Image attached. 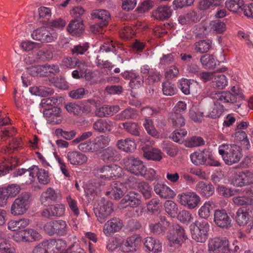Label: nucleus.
<instances>
[{
  "label": "nucleus",
  "instance_id": "nucleus-45",
  "mask_svg": "<svg viewBox=\"0 0 253 253\" xmlns=\"http://www.w3.org/2000/svg\"><path fill=\"white\" fill-rule=\"evenodd\" d=\"M101 158L106 163H110L115 160L117 151L112 147H107L101 152Z\"/></svg>",
  "mask_w": 253,
  "mask_h": 253
},
{
  "label": "nucleus",
  "instance_id": "nucleus-19",
  "mask_svg": "<svg viewBox=\"0 0 253 253\" xmlns=\"http://www.w3.org/2000/svg\"><path fill=\"white\" fill-rule=\"evenodd\" d=\"M61 196L59 193L57 192L53 188H48L45 191L43 192L41 196V202L45 206H48L52 202H55L58 199H60Z\"/></svg>",
  "mask_w": 253,
  "mask_h": 253
},
{
  "label": "nucleus",
  "instance_id": "nucleus-62",
  "mask_svg": "<svg viewBox=\"0 0 253 253\" xmlns=\"http://www.w3.org/2000/svg\"><path fill=\"white\" fill-rule=\"evenodd\" d=\"M162 76L160 72L155 69L152 70L148 75V78L145 80L146 84H150L155 82H159L161 80Z\"/></svg>",
  "mask_w": 253,
  "mask_h": 253
},
{
  "label": "nucleus",
  "instance_id": "nucleus-56",
  "mask_svg": "<svg viewBox=\"0 0 253 253\" xmlns=\"http://www.w3.org/2000/svg\"><path fill=\"white\" fill-rule=\"evenodd\" d=\"M210 27L211 30L218 34L222 33L226 29L225 23L219 20L212 21L210 23Z\"/></svg>",
  "mask_w": 253,
  "mask_h": 253
},
{
  "label": "nucleus",
  "instance_id": "nucleus-49",
  "mask_svg": "<svg viewBox=\"0 0 253 253\" xmlns=\"http://www.w3.org/2000/svg\"><path fill=\"white\" fill-rule=\"evenodd\" d=\"M211 44L210 40H201L194 44L195 50L197 52L206 53L211 48Z\"/></svg>",
  "mask_w": 253,
  "mask_h": 253
},
{
  "label": "nucleus",
  "instance_id": "nucleus-38",
  "mask_svg": "<svg viewBox=\"0 0 253 253\" xmlns=\"http://www.w3.org/2000/svg\"><path fill=\"white\" fill-rule=\"evenodd\" d=\"M0 253H15V250L11 244L10 238L6 234L0 241Z\"/></svg>",
  "mask_w": 253,
  "mask_h": 253
},
{
  "label": "nucleus",
  "instance_id": "nucleus-1",
  "mask_svg": "<svg viewBox=\"0 0 253 253\" xmlns=\"http://www.w3.org/2000/svg\"><path fill=\"white\" fill-rule=\"evenodd\" d=\"M238 241L232 244L226 238H215L211 239L208 245L209 253H234L240 250Z\"/></svg>",
  "mask_w": 253,
  "mask_h": 253
},
{
  "label": "nucleus",
  "instance_id": "nucleus-42",
  "mask_svg": "<svg viewBox=\"0 0 253 253\" xmlns=\"http://www.w3.org/2000/svg\"><path fill=\"white\" fill-rule=\"evenodd\" d=\"M22 239L27 242L38 241L42 238V235L37 231L32 229L24 230L22 235Z\"/></svg>",
  "mask_w": 253,
  "mask_h": 253
},
{
  "label": "nucleus",
  "instance_id": "nucleus-29",
  "mask_svg": "<svg viewBox=\"0 0 253 253\" xmlns=\"http://www.w3.org/2000/svg\"><path fill=\"white\" fill-rule=\"evenodd\" d=\"M143 156L147 160L160 161L162 159V152L160 150L145 145L142 147Z\"/></svg>",
  "mask_w": 253,
  "mask_h": 253
},
{
  "label": "nucleus",
  "instance_id": "nucleus-14",
  "mask_svg": "<svg viewBox=\"0 0 253 253\" xmlns=\"http://www.w3.org/2000/svg\"><path fill=\"white\" fill-rule=\"evenodd\" d=\"M214 222L218 227L229 229L232 227V219L225 210H216L214 213Z\"/></svg>",
  "mask_w": 253,
  "mask_h": 253
},
{
  "label": "nucleus",
  "instance_id": "nucleus-17",
  "mask_svg": "<svg viewBox=\"0 0 253 253\" xmlns=\"http://www.w3.org/2000/svg\"><path fill=\"white\" fill-rule=\"evenodd\" d=\"M142 203L141 196L135 191H129L121 201V204L132 208L139 206Z\"/></svg>",
  "mask_w": 253,
  "mask_h": 253
},
{
  "label": "nucleus",
  "instance_id": "nucleus-23",
  "mask_svg": "<svg viewBox=\"0 0 253 253\" xmlns=\"http://www.w3.org/2000/svg\"><path fill=\"white\" fill-rule=\"evenodd\" d=\"M211 151L209 149H204L202 151L195 152L190 155L192 163L196 166L205 165L207 159L210 158Z\"/></svg>",
  "mask_w": 253,
  "mask_h": 253
},
{
  "label": "nucleus",
  "instance_id": "nucleus-2",
  "mask_svg": "<svg viewBox=\"0 0 253 253\" xmlns=\"http://www.w3.org/2000/svg\"><path fill=\"white\" fill-rule=\"evenodd\" d=\"M28 173L29 179L25 181L28 184L33 182L35 179V174H37L38 181L43 185L48 184L50 181V178L47 171L44 169H40L37 166H33L28 169H18L13 172L14 176H21L23 173Z\"/></svg>",
  "mask_w": 253,
  "mask_h": 253
},
{
  "label": "nucleus",
  "instance_id": "nucleus-51",
  "mask_svg": "<svg viewBox=\"0 0 253 253\" xmlns=\"http://www.w3.org/2000/svg\"><path fill=\"white\" fill-rule=\"evenodd\" d=\"M137 188L145 199H148L152 197V188L148 183L145 181L139 182L138 184Z\"/></svg>",
  "mask_w": 253,
  "mask_h": 253
},
{
  "label": "nucleus",
  "instance_id": "nucleus-58",
  "mask_svg": "<svg viewBox=\"0 0 253 253\" xmlns=\"http://www.w3.org/2000/svg\"><path fill=\"white\" fill-rule=\"evenodd\" d=\"M176 217L180 222L186 224L190 223L193 219L191 214L186 210H182L177 212Z\"/></svg>",
  "mask_w": 253,
  "mask_h": 253
},
{
  "label": "nucleus",
  "instance_id": "nucleus-54",
  "mask_svg": "<svg viewBox=\"0 0 253 253\" xmlns=\"http://www.w3.org/2000/svg\"><path fill=\"white\" fill-rule=\"evenodd\" d=\"M144 83L143 77L135 73H132L129 84L131 88H139Z\"/></svg>",
  "mask_w": 253,
  "mask_h": 253
},
{
  "label": "nucleus",
  "instance_id": "nucleus-36",
  "mask_svg": "<svg viewBox=\"0 0 253 253\" xmlns=\"http://www.w3.org/2000/svg\"><path fill=\"white\" fill-rule=\"evenodd\" d=\"M199 20V17L194 11H190L188 13L181 15L178 17V21L181 25L196 23Z\"/></svg>",
  "mask_w": 253,
  "mask_h": 253
},
{
  "label": "nucleus",
  "instance_id": "nucleus-35",
  "mask_svg": "<svg viewBox=\"0 0 253 253\" xmlns=\"http://www.w3.org/2000/svg\"><path fill=\"white\" fill-rule=\"evenodd\" d=\"M196 190L200 193L202 196L209 197L214 193V188L210 183L206 184L201 181L197 184Z\"/></svg>",
  "mask_w": 253,
  "mask_h": 253
},
{
  "label": "nucleus",
  "instance_id": "nucleus-53",
  "mask_svg": "<svg viewBox=\"0 0 253 253\" xmlns=\"http://www.w3.org/2000/svg\"><path fill=\"white\" fill-rule=\"evenodd\" d=\"M212 209V204L210 201L205 202L199 210V215L202 218L207 219L210 216Z\"/></svg>",
  "mask_w": 253,
  "mask_h": 253
},
{
  "label": "nucleus",
  "instance_id": "nucleus-44",
  "mask_svg": "<svg viewBox=\"0 0 253 253\" xmlns=\"http://www.w3.org/2000/svg\"><path fill=\"white\" fill-rule=\"evenodd\" d=\"M137 115L136 111L131 107H128L115 116V119L118 121L132 119Z\"/></svg>",
  "mask_w": 253,
  "mask_h": 253
},
{
  "label": "nucleus",
  "instance_id": "nucleus-37",
  "mask_svg": "<svg viewBox=\"0 0 253 253\" xmlns=\"http://www.w3.org/2000/svg\"><path fill=\"white\" fill-rule=\"evenodd\" d=\"M30 92L34 95L45 97L51 95L54 93L52 88L44 86H35L30 88Z\"/></svg>",
  "mask_w": 253,
  "mask_h": 253
},
{
  "label": "nucleus",
  "instance_id": "nucleus-59",
  "mask_svg": "<svg viewBox=\"0 0 253 253\" xmlns=\"http://www.w3.org/2000/svg\"><path fill=\"white\" fill-rule=\"evenodd\" d=\"M49 81L53 83L54 85L59 89L66 90L68 88V84L63 77L52 78L49 80Z\"/></svg>",
  "mask_w": 253,
  "mask_h": 253
},
{
  "label": "nucleus",
  "instance_id": "nucleus-48",
  "mask_svg": "<svg viewBox=\"0 0 253 253\" xmlns=\"http://www.w3.org/2000/svg\"><path fill=\"white\" fill-rule=\"evenodd\" d=\"M169 119L173 126L182 127L185 125V121L182 115L175 113H169Z\"/></svg>",
  "mask_w": 253,
  "mask_h": 253
},
{
  "label": "nucleus",
  "instance_id": "nucleus-57",
  "mask_svg": "<svg viewBox=\"0 0 253 253\" xmlns=\"http://www.w3.org/2000/svg\"><path fill=\"white\" fill-rule=\"evenodd\" d=\"M160 200L158 198L151 199L147 204V210L151 214H154L158 212L160 208Z\"/></svg>",
  "mask_w": 253,
  "mask_h": 253
},
{
  "label": "nucleus",
  "instance_id": "nucleus-47",
  "mask_svg": "<svg viewBox=\"0 0 253 253\" xmlns=\"http://www.w3.org/2000/svg\"><path fill=\"white\" fill-rule=\"evenodd\" d=\"M233 203L238 206H244L248 208V206L253 205V199L249 196H239L232 198Z\"/></svg>",
  "mask_w": 253,
  "mask_h": 253
},
{
  "label": "nucleus",
  "instance_id": "nucleus-21",
  "mask_svg": "<svg viewBox=\"0 0 253 253\" xmlns=\"http://www.w3.org/2000/svg\"><path fill=\"white\" fill-rule=\"evenodd\" d=\"M122 226L123 224L120 219L113 218L105 224L103 232L106 236H110L114 233L119 231Z\"/></svg>",
  "mask_w": 253,
  "mask_h": 253
},
{
  "label": "nucleus",
  "instance_id": "nucleus-9",
  "mask_svg": "<svg viewBox=\"0 0 253 253\" xmlns=\"http://www.w3.org/2000/svg\"><path fill=\"white\" fill-rule=\"evenodd\" d=\"M113 211V204L107 200H101L94 208V213L100 223H103Z\"/></svg>",
  "mask_w": 253,
  "mask_h": 253
},
{
  "label": "nucleus",
  "instance_id": "nucleus-52",
  "mask_svg": "<svg viewBox=\"0 0 253 253\" xmlns=\"http://www.w3.org/2000/svg\"><path fill=\"white\" fill-rule=\"evenodd\" d=\"M166 211L172 217H176L178 209L177 205L171 200L166 201L164 204Z\"/></svg>",
  "mask_w": 253,
  "mask_h": 253
},
{
  "label": "nucleus",
  "instance_id": "nucleus-31",
  "mask_svg": "<svg viewBox=\"0 0 253 253\" xmlns=\"http://www.w3.org/2000/svg\"><path fill=\"white\" fill-rule=\"evenodd\" d=\"M250 217L249 208L242 207L239 208L236 212L235 220L239 226H244L248 223Z\"/></svg>",
  "mask_w": 253,
  "mask_h": 253
},
{
  "label": "nucleus",
  "instance_id": "nucleus-10",
  "mask_svg": "<svg viewBox=\"0 0 253 253\" xmlns=\"http://www.w3.org/2000/svg\"><path fill=\"white\" fill-rule=\"evenodd\" d=\"M235 87L233 86L232 88V90L233 93H231L230 92L228 91H216L214 93H212L211 95V97L217 101H220L223 103L226 102H238L240 100H241L244 98V95L242 93H235Z\"/></svg>",
  "mask_w": 253,
  "mask_h": 253
},
{
  "label": "nucleus",
  "instance_id": "nucleus-25",
  "mask_svg": "<svg viewBox=\"0 0 253 253\" xmlns=\"http://www.w3.org/2000/svg\"><path fill=\"white\" fill-rule=\"evenodd\" d=\"M140 239L135 236L127 238L121 245L122 251L124 252L136 251L140 245Z\"/></svg>",
  "mask_w": 253,
  "mask_h": 253
},
{
  "label": "nucleus",
  "instance_id": "nucleus-64",
  "mask_svg": "<svg viewBox=\"0 0 253 253\" xmlns=\"http://www.w3.org/2000/svg\"><path fill=\"white\" fill-rule=\"evenodd\" d=\"M87 93V90H85L84 88L81 87L70 91L69 95L70 97L73 99H80L83 98Z\"/></svg>",
  "mask_w": 253,
  "mask_h": 253
},
{
  "label": "nucleus",
  "instance_id": "nucleus-12",
  "mask_svg": "<svg viewBox=\"0 0 253 253\" xmlns=\"http://www.w3.org/2000/svg\"><path fill=\"white\" fill-rule=\"evenodd\" d=\"M92 19H97L99 21L98 24L92 25L90 27L91 30L95 32L94 28L106 26L111 20V14L109 12L105 9H95L92 11L91 14Z\"/></svg>",
  "mask_w": 253,
  "mask_h": 253
},
{
  "label": "nucleus",
  "instance_id": "nucleus-6",
  "mask_svg": "<svg viewBox=\"0 0 253 253\" xmlns=\"http://www.w3.org/2000/svg\"><path fill=\"white\" fill-rule=\"evenodd\" d=\"M126 169L135 175H143L146 171V167L143 162L137 158L129 157L123 160Z\"/></svg>",
  "mask_w": 253,
  "mask_h": 253
},
{
  "label": "nucleus",
  "instance_id": "nucleus-40",
  "mask_svg": "<svg viewBox=\"0 0 253 253\" xmlns=\"http://www.w3.org/2000/svg\"><path fill=\"white\" fill-rule=\"evenodd\" d=\"M9 119L8 118L0 119V137H9L13 136L15 131L12 127L2 128V126L8 125Z\"/></svg>",
  "mask_w": 253,
  "mask_h": 253
},
{
  "label": "nucleus",
  "instance_id": "nucleus-33",
  "mask_svg": "<svg viewBox=\"0 0 253 253\" xmlns=\"http://www.w3.org/2000/svg\"><path fill=\"white\" fill-rule=\"evenodd\" d=\"M120 169L116 165L114 166H105L97 169V172L100 173V177L107 179H110L116 177V170Z\"/></svg>",
  "mask_w": 253,
  "mask_h": 253
},
{
  "label": "nucleus",
  "instance_id": "nucleus-61",
  "mask_svg": "<svg viewBox=\"0 0 253 253\" xmlns=\"http://www.w3.org/2000/svg\"><path fill=\"white\" fill-rule=\"evenodd\" d=\"M143 126L147 133L154 137H158L159 133L155 128L153 122L150 120H146Z\"/></svg>",
  "mask_w": 253,
  "mask_h": 253
},
{
  "label": "nucleus",
  "instance_id": "nucleus-43",
  "mask_svg": "<svg viewBox=\"0 0 253 253\" xmlns=\"http://www.w3.org/2000/svg\"><path fill=\"white\" fill-rule=\"evenodd\" d=\"M224 0H203L199 3V8L201 10H207L223 5Z\"/></svg>",
  "mask_w": 253,
  "mask_h": 253
},
{
  "label": "nucleus",
  "instance_id": "nucleus-24",
  "mask_svg": "<svg viewBox=\"0 0 253 253\" xmlns=\"http://www.w3.org/2000/svg\"><path fill=\"white\" fill-rule=\"evenodd\" d=\"M144 245L148 251L154 253H160L163 251L162 242L152 237H147L144 239Z\"/></svg>",
  "mask_w": 253,
  "mask_h": 253
},
{
  "label": "nucleus",
  "instance_id": "nucleus-7",
  "mask_svg": "<svg viewBox=\"0 0 253 253\" xmlns=\"http://www.w3.org/2000/svg\"><path fill=\"white\" fill-rule=\"evenodd\" d=\"M30 195L24 193L18 196L11 207V213L13 215H22L29 209Z\"/></svg>",
  "mask_w": 253,
  "mask_h": 253
},
{
  "label": "nucleus",
  "instance_id": "nucleus-50",
  "mask_svg": "<svg viewBox=\"0 0 253 253\" xmlns=\"http://www.w3.org/2000/svg\"><path fill=\"white\" fill-rule=\"evenodd\" d=\"M227 80L224 75L221 74L213 77L212 85L214 88L222 89L227 85Z\"/></svg>",
  "mask_w": 253,
  "mask_h": 253
},
{
  "label": "nucleus",
  "instance_id": "nucleus-5",
  "mask_svg": "<svg viewBox=\"0 0 253 253\" xmlns=\"http://www.w3.org/2000/svg\"><path fill=\"white\" fill-rule=\"evenodd\" d=\"M167 238L170 247L176 245L179 247L188 239V237L184 228L176 224L173 225L172 228L168 232Z\"/></svg>",
  "mask_w": 253,
  "mask_h": 253
},
{
  "label": "nucleus",
  "instance_id": "nucleus-30",
  "mask_svg": "<svg viewBox=\"0 0 253 253\" xmlns=\"http://www.w3.org/2000/svg\"><path fill=\"white\" fill-rule=\"evenodd\" d=\"M154 189L155 193L162 198H172L175 195L174 192L172 189L164 184L157 183L154 186Z\"/></svg>",
  "mask_w": 253,
  "mask_h": 253
},
{
  "label": "nucleus",
  "instance_id": "nucleus-13",
  "mask_svg": "<svg viewBox=\"0 0 253 253\" xmlns=\"http://www.w3.org/2000/svg\"><path fill=\"white\" fill-rule=\"evenodd\" d=\"M181 205L189 209L196 208L200 201V197L194 192H186L179 194L177 196Z\"/></svg>",
  "mask_w": 253,
  "mask_h": 253
},
{
  "label": "nucleus",
  "instance_id": "nucleus-3",
  "mask_svg": "<svg viewBox=\"0 0 253 253\" xmlns=\"http://www.w3.org/2000/svg\"><path fill=\"white\" fill-rule=\"evenodd\" d=\"M218 152L225 163L228 165L238 163L242 157L240 148L236 145H221L219 147Z\"/></svg>",
  "mask_w": 253,
  "mask_h": 253
},
{
  "label": "nucleus",
  "instance_id": "nucleus-41",
  "mask_svg": "<svg viewBox=\"0 0 253 253\" xmlns=\"http://www.w3.org/2000/svg\"><path fill=\"white\" fill-rule=\"evenodd\" d=\"M200 62L206 69H213L216 65L215 57L211 54H206L201 56Z\"/></svg>",
  "mask_w": 253,
  "mask_h": 253
},
{
  "label": "nucleus",
  "instance_id": "nucleus-8",
  "mask_svg": "<svg viewBox=\"0 0 253 253\" xmlns=\"http://www.w3.org/2000/svg\"><path fill=\"white\" fill-rule=\"evenodd\" d=\"M45 233L49 236L55 234L59 236L65 235L68 227L65 221L62 220L51 221L47 222L43 226Z\"/></svg>",
  "mask_w": 253,
  "mask_h": 253
},
{
  "label": "nucleus",
  "instance_id": "nucleus-20",
  "mask_svg": "<svg viewBox=\"0 0 253 253\" xmlns=\"http://www.w3.org/2000/svg\"><path fill=\"white\" fill-rule=\"evenodd\" d=\"M64 212L65 207L63 205L56 204L43 210L41 214L45 218H51L53 217L61 216L64 214Z\"/></svg>",
  "mask_w": 253,
  "mask_h": 253
},
{
  "label": "nucleus",
  "instance_id": "nucleus-11",
  "mask_svg": "<svg viewBox=\"0 0 253 253\" xmlns=\"http://www.w3.org/2000/svg\"><path fill=\"white\" fill-rule=\"evenodd\" d=\"M34 40L41 42H50L54 41L57 38L56 33L47 30L45 27H42L34 31L31 35Z\"/></svg>",
  "mask_w": 253,
  "mask_h": 253
},
{
  "label": "nucleus",
  "instance_id": "nucleus-18",
  "mask_svg": "<svg viewBox=\"0 0 253 253\" xmlns=\"http://www.w3.org/2000/svg\"><path fill=\"white\" fill-rule=\"evenodd\" d=\"M126 191V188L124 185L120 182H113L106 195L111 199L119 200L125 195Z\"/></svg>",
  "mask_w": 253,
  "mask_h": 253
},
{
  "label": "nucleus",
  "instance_id": "nucleus-28",
  "mask_svg": "<svg viewBox=\"0 0 253 253\" xmlns=\"http://www.w3.org/2000/svg\"><path fill=\"white\" fill-rule=\"evenodd\" d=\"M68 161L73 165H81L87 161V157L78 151H70L67 153Z\"/></svg>",
  "mask_w": 253,
  "mask_h": 253
},
{
  "label": "nucleus",
  "instance_id": "nucleus-4",
  "mask_svg": "<svg viewBox=\"0 0 253 253\" xmlns=\"http://www.w3.org/2000/svg\"><path fill=\"white\" fill-rule=\"evenodd\" d=\"M210 224L205 220L196 221L190 225L192 237L197 242L204 243L208 238Z\"/></svg>",
  "mask_w": 253,
  "mask_h": 253
},
{
  "label": "nucleus",
  "instance_id": "nucleus-22",
  "mask_svg": "<svg viewBox=\"0 0 253 253\" xmlns=\"http://www.w3.org/2000/svg\"><path fill=\"white\" fill-rule=\"evenodd\" d=\"M172 9L166 5H160L152 11V15L155 19L163 21L168 19L171 15Z\"/></svg>",
  "mask_w": 253,
  "mask_h": 253
},
{
  "label": "nucleus",
  "instance_id": "nucleus-55",
  "mask_svg": "<svg viewBox=\"0 0 253 253\" xmlns=\"http://www.w3.org/2000/svg\"><path fill=\"white\" fill-rule=\"evenodd\" d=\"M55 134L58 137H61L66 140H71L74 138L77 132L74 130L70 131H66L62 128H57L55 130Z\"/></svg>",
  "mask_w": 253,
  "mask_h": 253
},
{
  "label": "nucleus",
  "instance_id": "nucleus-63",
  "mask_svg": "<svg viewBox=\"0 0 253 253\" xmlns=\"http://www.w3.org/2000/svg\"><path fill=\"white\" fill-rule=\"evenodd\" d=\"M50 242L47 240L43 241L35 246L33 249V253H48V249L50 246Z\"/></svg>",
  "mask_w": 253,
  "mask_h": 253
},
{
  "label": "nucleus",
  "instance_id": "nucleus-60",
  "mask_svg": "<svg viewBox=\"0 0 253 253\" xmlns=\"http://www.w3.org/2000/svg\"><path fill=\"white\" fill-rule=\"evenodd\" d=\"M163 91L165 95L172 96L176 92V88L174 84L167 81L163 83Z\"/></svg>",
  "mask_w": 253,
  "mask_h": 253
},
{
  "label": "nucleus",
  "instance_id": "nucleus-39",
  "mask_svg": "<svg viewBox=\"0 0 253 253\" xmlns=\"http://www.w3.org/2000/svg\"><path fill=\"white\" fill-rule=\"evenodd\" d=\"M117 145L120 149L126 152H132L136 149L135 142L129 138L118 140Z\"/></svg>",
  "mask_w": 253,
  "mask_h": 253
},
{
  "label": "nucleus",
  "instance_id": "nucleus-46",
  "mask_svg": "<svg viewBox=\"0 0 253 253\" xmlns=\"http://www.w3.org/2000/svg\"><path fill=\"white\" fill-rule=\"evenodd\" d=\"M226 7L230 11L240 12L244 6L243 0H227L225 2Z\"/></svg>",
  "mask_w": 253,
  "mask_h": 253
},
{
  "label": "nucleus",
  "instance_id": "nucleus-34",
  "mask_svg": "<svg viewBox=\"0 0 253 253\" xmlns=\"http://www.w3.org/2000/svg\"><path fill=\"white\" fill-rule=\"evenodd\" d=\"M121 129H124L126 132L133 136H139L140 135V128L138 124L132 122H126L122 123L119 126Z\"/></svg>",
  "mask_w": 253,
  "mask_h": 253
},
{
  "label": "nucleus",
  "instance_id": "nucleus-26",
  "mask_svg": "<svg viewBox=\"0 0 253 253\" xmlns=\"http://www.w3.org/2000/svg\"><path fill=\"white\" fill-rule=\"evenodd\" d=\"M114 123L109 119H98L93 125V129L100 133L111 131Z\"/></svg>",
  "mask_w": 253,
  "mask_h": 253
},
{
  "label": "nucleus",
  "instance_id": "nucleus-27",
  "mask_svg": "<svg viewBox=\"0 0 253 253\" xmlns=\"http://www.w3.org/2000/svg\"><path fill=\"white\" fill-rule=\"evenodd\" d=\"M110 142V138L108 136L99 135L92 141L93 150L94 152L101 153L109 145Z\"/></svg>",
  "mask_w": 253,
  "mask_h": 253
},
{
  "label": "nucleus",
  "instance_id": "nucleus-16",
  "mask_svg": "<svg viewBox=\"0 0 253 253\" xmlns=\"http://www.w3.org/2000/svg\"><path fill=\"white\" fill-rule=\"evenodd\" d=\"M61 112L60 108L54 106L50 108L45 109L43 111V114L48 123L56 125L62 122V117Z\"/></svg>",
  "mask_w": 253,
  "mask_h": 253
},
{
  "label": "nucleus",
  "instance_id": "nucleus-32",
  "mask_svg": "<svg viewBox=\"0 0 253 253\" xmlns=\"http://www.w3.org/2000/svg\"><path fill=\"white\" fill-rule=\"evenodd\" d=\"M67 30L73 36L80 37L84 31L83 21L71 20L67 26Z\"/></svg>",
  "mask_w": 253,
  "mask_h": 253
},
{
  "label": "nucleus",
  "instance_id": "nucleus-15",
  "mask_svg": "<svg viewBox=\"0 0 253 253\" xmlns=\"http://www.w3.org/2000/svg\"><path fill=\"white\" fill-rule=\"evenodd\" d=\"M232 183L234 186L242 187L253 183V172L246 170L236 173Z\"/></svg>",
  "mask_w": 253,
  "mask_h": 253
}]
</instances>
